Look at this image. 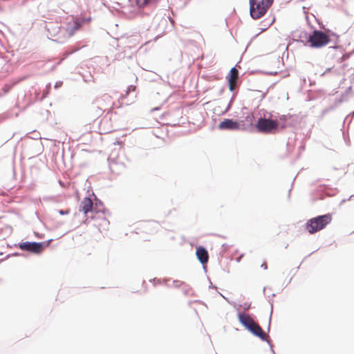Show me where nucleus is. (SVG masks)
<instances>
[{"label":"nucleus","mask_w":354,"mask_h":354,"mask_svg":"<svg viewBox=\"0 0 354 354\" xmlns=\"http://www.w3.org/2000/svg\"><path fill=\"white\" fill-rule=\"evenodd\" d=\"M336 35L330 30H325L324 32L321 30H314L309 35L307 42L310 46L315 48H320L326 46L330 41L331 37Z\"/></svg>","instance_id":"f257e3e1"},{"label":"nucleus","mask_w":354,"mask_h":354,"mask_svg":"<svg viewBox=\"0 0 354 354\" xmlns=\"http://www.w3.org/2000/svg\"><path fill=\"white\" fill-rule=\"evenodd\" d=\"M332 221V214H326L309 219L305 224V230L310 234H315L324 229Z\"/></svg>","instance_id":"f03ea898"},{"label":"nucleus","mask_w":354,"mask_h":354,"mask_svg":"<svg viewBox=\"0 0 354 354\" xmlns=\"http://www.w3.org/2000/svg\"><path fill=\"white\" fill-rule=\"evenodd\" d=\"M273 0H250V12L254 19L263 17L270 8Z\"/></svg>","instance_id":"7ed1b4c3"},{"label":"nucleus","mask_w":354,"mask_h":354,"mask_svg":"<svg viewBox=\"0 0 354 354\" xmlns=\"http://www.w3.org/2000/svg\"><path fill=\"white\" fill-rule=\"evenodd\" d=\"M46 28L50 37L57 39L67 38L73 34L71 29L62 27L60 24H47Z\"/></svg>","instance_id":"20e7f679"},{"label":"nucleus","mask_w":354,"mask_h":354,"mask_svg":"<svg viewBox=\"0 0 354 354\" xmlns=\"http://www.w3.org/2000/svg\"><path fill=\"white\" fill-rule=\"evenodd\" d=\"M279 127V122L276 120L260 118L259 119L256 127L257 130L263 133H274Z\"/></svg>","instance_id":"39448f33"},{"label":"nucleus","mask_w":354,"mask_h":354,"mask_svg":"<svg viewBox=\"0 0 354 354\" xmlns=\"http://www.w3.org/2000/svg\"><path fill=\"white\" fill-rule=\"evenodd\" d=\"M19 248L24 251L30 252L35 254H39L43 250L41 243L24 242L19 244Z\"/></svg>","instance_id":"423d86ee"},{"label":"nucleus","mask_w":354,"mask_h":354,"mask_svg":"<svg viewBox=\"0 0 354 354\" xmlns=\"http://www.w3.org/2000/svg\"><path fill=\"white\" fill-rule=\"evenodd\" d=\"M218 128L222 130H237L240 129V124L231 119H225L219 124Z\"/></svg>","instance_id":"0eeeda50"},{"label":"nucleus","mask_w":354,"mask_h":354,"mask_svg":"<svg viewBox=\"0 0 354 354\" xmlns=\"http://www.w3.org/2000/svg\"><path fill=\"white\" fill-rule=\"evenodd\" d=\"M238 78L239 71L235 67H234L230 70L228 78L229 88L231 91L234 90Z\"/></svg>","instance_id":"6e6552de"},{"label":"nucleus","mask_w":354,"mask_h":354,"mask_svg":"<svg viewBox=\"0 0 354 354\" xmlns=\"http://www.w3.org/2000/svg\"><path fill=\"white\" fill-rule=\"evenodd\" d=\"M93 203L90 198H84L80 203V211L82 212L85 215H86L89 212L93 210Z\"/></svg>","instance_id":"1a4fd4ad"},{"label":"nucleus","mask_w":354,"mask_h":354,"mask_svg":"<svg viewBox=\"0 0 354 354\" xmlns=\"http://www.w3.org/2000/svg\"><path fill=\"white\" fill-rule=\"evenodd\" d=\"M248 330L263 340H266L268 337V335L263 332L261 327L256 322Z\"/></svg>","instance_id":"9d476101"},{"label":"nucleus","mask_w":354,"mask_h":354,"mask_svg":"<svg viewBox=\"0 0 354 354\" xmlns=\"http://www.w3.org/2000/svg\"><path fill=\"white\" fill-rule=\"evenodd\" d=\"M196 254L198 261L202 264H205L207 263L209 260V254L205 248L201 246L197 248Z\"/></svg>","instance_id":"9b49d317"},{"label":"nucleus","mask_w":354,"mask_h":354,"mask_svg":"<svg viewBox=\"0 0 354 354\" xmlns=\"http://www.w3.org/2000/svg\"><path fill=\"white\" fill-rule=\"evenodd\" d=\"M239 322L248 329L250 326L254 325L255 322L253 319L248 314L239 313L238 315Z\"/></svg>","instance_id":"f8f14e48"},{"label":"nucleus","mask_w":354,"mask_h":354,"mask_svg":"<svg viewBox=\"0 0 354 354\" xmlns=\"http://www.w3.org/2000/svg\"><path fill=\"white\" fill-rule=\"evenodd\" d=\"M97 218L100 219V222L96 223L95 225L99 228V230H101V228L104 229L106 227L108 226L109 222L108 219L105 217L104 213H99Z\"/></svg>","instance_id":"ddd939ff"},{"label":"nucleus","mask_w":354,"mask_h":354,"mask_svg":"<svg viewBox=\"0 0 354 354\" xmlns=\"http://www.w3.org/2000/svg\"><path fill=\"white\" fill-rule=\"evenodd\" d=\"M160 0H134L138 8L156 4Z\"/></svg>","instance_id":"4468645a"},{"label":"nucleus","mask_w":354,"mask_h":354,"mask_svg":"<svg viewBox=\"0 0 354 354\" xmlns=\"http://www.w3.org/2000/svg\"><path fill=\"white\" fill-rule=\"evenodd\" d=\"M136 93V86L135 85H130L128 86L127 89L125 91V94L122 96L123 98L127 97L131 93Z\"/></svg>","instance_id":"2eb2a0df"},{"label":"nucleus","mask_w":354,"mask_h":354,"mask_svg":"<svg viewBox=\"0 0 354 354\" xmlns=\"http://www.w3.org/2000/svg\"><path fill=\"white\" fill-rule=\"evenodd\" d=\"M254 115L252 113H250L248 114V115L246 116V120L247 122H248V124L250 125H252V122H253V120H254Z\"/></svg>","instance_id":"dca6fc26"},{"label":"nucleus","mask_w":354,"mask_h":354,"mask_svg":"<svg viewBox=\"0 0 354 354\" xmlns=\"http://www.w3.org/2000/svg\"><path fill=\"white\" fill-rule=\"evenodd\" d=\"M261 267L263 268L265 270L267 269V264L266 262H264L262 265H261Z\"/></svg>","instance_id":"f3484780"},{"label":"nucleus","mask_w":354,"mask_h":354,"mask_svg":"<svg viewBox=\"0 0 354 354\" xmlns=\"http://www.w3.org/2000/svg\"><path fill=\"white\" fill-rule=\"evenodd\" d=\"M168 19L169 21H170L171 23H173L174 22V20L171 19V17L169 16H168Z\"/></svg>","instance_id":"a211bd4d"},{"label":"nucleus","mask_w":354,"mask_h":354,"mask_svg":"<svg viewBox=\"0 0 354 354\" xmlns=\"http://www.w3.org/2000/svg\"><path fill=\"white\" fill-rule=\"evenodd\" d=\"M59 213H60L61 214H64L65 212H64L63 210H60V211H59Z\"/></svg>","instance_id":"6ab92c4d"}]
</instances>
